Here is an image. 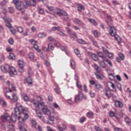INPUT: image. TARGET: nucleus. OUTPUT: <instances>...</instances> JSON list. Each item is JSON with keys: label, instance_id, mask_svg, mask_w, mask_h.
<instances>
[{"label": "nucleus", "instance_id": "nucleus-52", "mask_svg": "<svg viewBox=\"0 0 131 131\" xmlns=\"http://www.w3.org/2000/svg\"><path fill=\"white\" fill-rule=\"evenodd\" d=\"M95 88L96 89H97V90H100V89H102V85L98 83H96L95 84Z\"/></svg>", "mask_w": 131, "mask_h": 131}, {"label": "nucleus", "instance_id": "nucleus-47", "mask_svg": "<svg viewBox=\"0 0 131 131\" xmlns=\"http://www.w3.org/2000/svg\"><path fill=\"white\" fill-rule=\"evenodd\" d=\"M99 65H100L102 68H105V67H106V63L102 61L99 62Z\"/></svg>", "mask_w": 131, "mask_h": 131}, {"label": "nucleus", "instance_id": "nucleus-50", "mask_svg": "<svg viewBox=\"0 0 131 131\" xmlns=\"http://www.w3.org/2000/svg\"><path fill=\"white\" fill-rule=\"evenodd\" d=\"M52 31H56V30L57 31H60V27H53L52 28Z\"/></svg>", "mask_w": 131, "mask_h": 131}, {"label": "nucleus", "instance_id": "nucleus-17", "mask_svg": "<svg viewBox=\"0 0 131 131\" xmlns=\"http://www.w3.org/2000/svg\"><path fill=\"white\" fill-rule=\"evenodd\" d=\"M104 94L105 96L107 98V99H110L111 97H112V94H111V92H110V91L108 90H105L104 91Z\"/></svg>", "mask_w": 131, "mask_h": 131}, {"label": "nucleus", "instance_id": "nucleus-63", "mask_svg": "<svg viewBox=\"0 0 131 131\" xmlns=\"http://www.w3.org/2000/svg\"><path fill=\"white\" fill-rule=\"evenodd\" d=\"M8 42H9V43L10 45H14V39H12V38H10L9 40H8Z\"/></svg>", "mask_w": 131, "mask_h": 131}, {"label": "nucleus", "instance_id": "nucleus-2", "mask_svg": "<svg viewBox=\"0 0 131 131\" xmlns=\"http://www.w3.org/2000/svg\"><path fill=\"white\" fill-rule=\"evenodd\" d=\"M1 69L3 72H5V73L9 72V75L11 77H13L14 75H17V70H16V69L13 67H10L9 64L2 66H1Z\"/></svg>", "mask_w": 131, "mask_h": 131}, {"label": "nucleus", "instance_id": "nucleus-33", "mask_svg": "<svg viewBox=\"0 0 131 131\" xmlns=\"http://www.w3.org/2000/svg\"><path fill=\"white\" fill-rule=\"evenodd\" d=\"M125 121L127 124H128V125H130L131 123V120L130 119H129V118H128V117H126V118H125Z\"/></svg>", "mask_w": 131, "mask_h": 131}, {"label": "nucleus", "instance_id": "nucleus-49", "mask_svg": "<svg viewBox=\"0 0 131 131\" xmlns=\"http://www.w3.org/2000/svg\"><path fill=\"white\" fill-rule=\"evenodd\" d=\"M77 41L79 42V43H81L82 45H85V43H86L85 41H84L81 39H78L77 40Z\"/></svg>", "mask_w": 131, "mask_h": 131}, {"label": "nucleus", "instance_id": "nucleus-37", "mask_svg": "<svg viewBox=\"0 0 131 131\" xmlns=\"http://www.w3.org/2000/svg\"><path fill=\"white\" fill-rule=\"evenodd\" d=\"M73 22L75 24H80V23H81V21L78 19V18H74L73 20Z\"/></svg>", "mask_w": 131, "mask_h": 131}, {"label": "nucleus", "instance_id": "nucleus-38", "mask_svg": "<svg viewBox=\"0 0 131 131\" xmlns=\"http://www.w3.org/2000/svg\"><path fill=\"white\" fill-rule=\"evenodd\" d=\"M33 48L36 50L38 52V53H40L41 52V50L40 49H38V46L37 45L35 44L33 46Z\"/></svg>", "mask_w": 131, "mask_h": 131}, {"label": "nucleus", "instance_id": "nucleus-30", "mask_svg": "<svg viewBox=\"0 0 131 131\" xmlns=\"http://www.w3.org/2000/svg\"><path fill=\"white\" fill-rule=\"evenodd\" d=\"M89 22H90V23H92V24H93V25H95V26H97V25H98L97 21H96V20L94 19L89 18Z\"/></svg>", "mask_w": 131, "mask_h": 131}, {"label": "nucleus", "instance_id": "nucleus-27", "mask_svg": "<svg viewBox=\"0 0 131 131\" xmlns=\"http://www.w3.org/2000/svg\"><path fill=\"white\" fill-rule=\"evenodd\" d=\"M0 104L3 106V107H7L8 104L7 103V102L5 101L4 100H1L0 98Z\"/></svg>", "mask_w": 131, "mask_h": 131}, {"label": "nucleus", "instance_id": "nucleus-1", "mask_svg": "<svg viewBox=\"0 0 131 131\" xmlns=\"http://www.w3.org/2000/svg\"><path fill=\"white\" fill-rule=\"evenodd\" d=\"M16 107L14 108V112L15 115H18L20 114L18 117V126L20 131H26L25 126V121L29 118L28 115V108H23V106L21 105L19 103H16L15 104Z\"/></svg>", "mask_w": 131, "mask_h": 131}, {"label": "nucleus", "instance_id": "nucleus-56", "mask_svg": "<svg viewBox=\"0 0 131 131\" xmlns=\"http://www.w3.org/2000/svg\"><path fill=\"white\" fill-rule=\"evenodd\" d=\"M119 57L121 60H124V55L122 53H119Z\"/></svg>", "mask_w": 131, "mask_h": 131}, {"label": "nucleus", "instance_id": "nucleus-54", "mask_svg": "<svg viewBox=\"0 0 131 131\" xmlns=\"http://www.w3.org/2000/svg\"><path fill=\"white\" fill-rule=\"evenodd\" d=\"M48 9L49 10V11H51V12H52L53 13H55V12H56L55 8H54L53 7H49Z\"/></svg>", "mask_w": 131, "mask_h": 131}, {"label": "nucleus", "instance_id": "nucleus-29", "mask_svg": "<svg viewBox=\"0 0 131 131\" xmlns=\"http://www.w3.org/2000/svg\"><path fill=\"white\" fill-rule=\"evenodd\" d=\"M107 86H111V88H112L113 90H115V85L112 82H110V81L108 82Z\"/></svg>", "mask_w": 131, "mask_h": 131}, {"label": "nucleus", "instance_id": "nucleus-11", "mask_svg": "<svg viewBox=\"0 0 131 131\" xmlns=\"http://www.w3.org/2000/svg\"><path fill=\"white\" fill-rule=\"evenodd\" d=\"M10 115L8 113H4L1 116V119L3 122H6V121H9L8 119H10Z\"/></svg>", "mask_w": 131, "mask_h": 131}, {"label": "nucleus", "instance_id": "nucleus-23", "mask_svg": "<svg viewBox=\"0 0 131 131\" xmlns=\"http://www.w3.org/2000/svg\"><path fill=\"white\" fill-rule=\"evenodd\" d=\"M37 11L39 14H41L42 15H43V14H45V10L43 9V8L40 7H39L37 8Z\"/></svg>", "mask_w": 131, "mask_h": 131}, {"label": "nucleus", "instance_id": "nucleus-22", "mask_svg": "<svg viewBox=\"0 0 131 131\" xmlns=\"http://www.w3.org/2000/svg\"><path fill=\"white\" fill-rule=\"evenodd\" d=\"M94 69L96 71L95 73H101V68L97 64H94Z\"/></svg>", "mask_w": 131, "mask_h": 131}, {"label": "nucleus", "instance_id": "nucleus-15", "mask_svg": "<svg viewBox=\"0 0 131 131\" xmlns=\"http://www.w3.org/2000/svg\"><path fill=\"white\" fill-rule=\"evenodd\" d=\"M30 103H31L35 108H38V109H40L39 107V106H40V104H39V102L36 101L35 100L33 99L30 101Z\"/></svg>", "mask_w": 131, "mask_h": 131}, {"label": "nucleus", "instance_id": "nucleus-5", "mask_svg": "<svg viewBox=\"0 0 131 131\" xmlns=\"http://www.w3.org/2000/svg\"><path fill=\"white\" fill-rule=\"evenodd\" d=\"M109 33L111 36H114L115 40H117L118 43L120 42V38L117 35V31L115 28L111 27L109 30Z\"/></svg>", "mask_w": 131, "mask_h": 131}, {"label": "nucleus", "instance_id": "nucleus-12", "mask_svg": "<svg viewBox=\"0 0 131 131\" xmlns=\"http://www.w3.org/2000/svg\"><path fill=\"white\" fill-rule=\"evenodd\" d=\"M20 114H21L20 113L19 114H17L16 115L15 112H14V113L11 115V117H10L9 119H11L13 122H16V120H17V118L18 120V117L20 116Z\"/></svg>", "mask_w": 131, "mask_h": 131}, {"label": "nucleus", "instance_id": "nucleus-8", "mask_svg": "<svg viewBox=\"0 0 131 131\" xmlns=\"http://www.w3.org/2000/svg\"><path fill=\"white\" fill-rule=\"evenodd\" d=\"M81 91L79 92L78 94L75 95L74 97V102L79 103L80 101H82V95Z\"/></svg>", "mask_w": 131, "mask_h": 131}, {"label": "nucleus", "instance_id": "nucleus-28", "mask_svg": "<svg viewBox=\"0 0 131 131\" xmlns=\"http://www.w3.org/2000/svg\"><path fill=\"white\" fill-rule=\"evenodd\" d=\"M8 59H9V60H15V59H16V56L14 53H10Z\"/></svg>", "mask_w": 131, "mask_h": 131}, {"label": "nucleus", "instance_id": "nucleus-53", "mask_svg": "<svg viewBox=\"0 0 131 131\" xmlns=\"http://www.w3.org/2000/svg\"><path fill=\"white\" fill-rule=\"evenodd\" d=\"M92 58L93 59L94 61H98V57H97V55L96 54H92Z\"/></svg>", "mask_w": 131, "mask_h": 131}, {"label": "nucleus", "instance_id": "nucleus-10", "mask_svg": "<svg viewBox=\"0 0 131 131\" xmlns=\"http://www.w3.org/2000/svg\"><path fill=\"white\" fill-rule=\"evenodd\" d=\"M56 10L57 11L56 14L58 15V16L63 15L64 16H66L68 15V13L64 10H63L59 8H56Z\"/></svg>", "mask_w": 131, "mask_h": 131}, {"label": "nucleus", "instance_id": "nucleus-14", "mask_svg": "<svg viewBox=\"0 0 131 131\" xmlns=\"http://www.w3.org/2000/svg\"><path fill=\"white\" fill-rule=\"evenodd\" d=\"M114 102L116 107H118V108H122L123 107V104H122V102L116 99H114Z\"/></svg>", "mask_w": 131, "mask_h": 131}, {"label": "nucleus", "instance_id": "nucleus-57", "mask_svg": "<svg viewBox=\"0 0 131 131\" xmlns=\"http://www.w3.org/2000/svg\"><path fill=\"white\" fill-rule=\"evenodd\" d=\"M110 116L111 117H113L114 116V115H115V113H114L113 111H110L109 112V113H108Z\"/></svg>", "mask_w": 131, "mask_h": 131}, {"label": "nucleus", "instance_id": "nucleus-39", "mask_svg": "<svg viewBox=\"0 0 131 131\" xmlns=\"http://www.w3.org/2000/svg\"><path fill=\"white\" fill-rule=\"evenodd\" d=\"M74 53L76 55V56H77V57H81V55H80V53H79V50H78V49H75Z\"/></svg>", "mask_w": 131, "mask_h": 131}, {"label": "nucleus", "instance_id": "nucleus-58", "mask_svg": "<svg viewBox=\"0 0 131 131\" xmlns=\"http://www.w3.org/2000/svg\"><path fill=\"white\" fill-rule=\"evenodd\" d=\"M94 129H95L96 131H103L100 127L98 126H94Z\"/></svg>", "mask_w": 131, "mask_h": 131}, {"label": "nucleus", "instance_id": "nucleus-4", "mask_svg": "<svg viewBox=\"0 0 131 131\" xmlns=\"http://www.w3.org/2000/svg\"><path fill=\"white\" fill-rule=\"evenodd\" d=\"M3 20L5 21V26L9 28L10 30V32L12 33V34H16V30L14 27H12V25H11V22H12V18L10 17H3Z\"/></svg>", "mask_w": 131, "mask_h": 131}, {"label": "nucleus", "instance_id": "nucleus-7", "mask_svg": "<svg viewBox=\"0 0 131 131\" xmlns=\"http://www.w3.org/2000/svg\"><path fill=\"white\" fill-rule=\"evenodd\" d=\"M66 29L67 31L68 34L70 35L71 39L72 40H74L75 38H77V35H76V33L72 31L69 28H66Z\"/></svg>", "mask_w": 131, "mask_h": 131}, {"label": "nucleus", "instance_id": "nucleus-41", "mask_svg": "<svg viewBox=\"0 0 131 131\" xmlns=\"http://www.w3.org/2000/svg\"><path fill=\"white\" fill-rule=\"evenodd\" d=\"M82 10H84V7L82 5H79L78 6V10L79 12H81Z\"/></svg>", "mask_w": 131, "mask_h": 131}, {"label": "nucleus", "instance_id": "nucleus-26", "mask_svg": "<svg viewBox=\"0 0 131 131\" xmlns=\"http://www.w3.org/2000/svg\"><path fill=\"white\" fill-rule=\"evenodd\" d=\"M39 38H43L47 36V33H40L37 35Z\"/></svg>", "mask_w": 131, "mask_h": 131}, {"label": "nucleus", "instance_id": "nucleus-44", "mask_svg": "<svg viewBox=\"0 0 131 131\" xmlns=\"http://www.w3.org/2000/svg\"><path fill=\"white\" fill-rule=\"evenodd\" d=\"M30 42L33 46H35V45H36L37 43V41H36L34 39H31L29 40Z\"/></svg>", "mask_w": 131, "mask_h": 131}, {"label": "nucleus", "instance_id": "nucleus-43", "mask_svg": "<svg viewBox=\"0 0 131 131\" xmlns=\"http://www.w3.org/2000/svg\"><path fill=\"white\" fill-rule=\"evenodd\" d=\"M48 40H49V41H51L52 42H56V39L50 36H48Z\"/></svg>", "mask_w": 131, "mask_h": 131}, {"label": "nucleus", "instance_id": "nucleus-55", "mask_svg": "<svg viewBox=\"0 0 131 131\" xmlns=\"http://www.w3.org/2000/svg\"><path fill=\"white\" fill-rule=\"evenodd\" d=\"M18 71L20 73H23L24 72V67H19Z\"/></svg>", "mask_w": 131, "mask_h": 131}, {"label": "nucleus", "instance_id": "nucleus-45", "mask_svg": "<svg viewBox=\"0 0 131 131\" xmlns=\"http://www.w3.org/2000/svg\"><path fill=\"white\" fill-rule=\"evenodd\" d=\"M108 78L110 79V80H114L115 77L113 74H108Z\"/></svg>", "mask_w": 131, "mask_h": 131}, {"label": "nucleus", "instance_id": "nucleus-16", "mask_svg": "<svg viewBox=\"0 0 131 131\" xmlns=\"http://www.w3.org/2000/svg\"><path fill=\"white\" fill-rule=\"evenodd\" d=\"M22 97L24 99V101H25V102H30L31 100H30V98H29V96H28V95H27V94H25V93H23L21 95Z\"/></svg>", "mask_w": 131, "mask_h": 131}, {"label": "nucleus", "instance_id": "nucleus-21", "mask_svg": "<svg viewBox=\"0 0 131 131\" xmlns=\"http://www.w3.org/2000/svg\"><path fill=\"white\" fill-rule=\"evenodd\" d=\"M94 114L93 112L90 111L86 113V116L88 118H94Z\"/></svg>", "mask_w": 131, "mask_h": 131}, {"label": "nucleus", "instance_id": "nucleus-25", "mask_svg": "<svg viewBox=\"0 0 131 131\" xmlns=\"http://www.w3.org/2000/svg\"><path fill=\"white\" fill-rule=\"evenodd\" d=\"M30 6L35 7L36 6V0H30L29 1Z\"/></svg>", "mask_w": 131, "mask_h": 131}, {"label": "nucleus", "instance_id": "nucleus-18", "mask_svg": "<svg viewBox=\"0 0 131 131\" xmlns=\"http://www.w3.org/2000/svg\"><path fill=\"white\" fill-rule=\"evenodd\" d=\"M25 83H28L29 85H30L32 84V79L31 77H29L25 79Z\"/></svg>", "mask_w": 131, "mask_h": 131}, {"label": "nucleus", "instance_id": "nucleus-35", "mask_svg": "<svg viewBox=\"0 0 131 131\" xmlns=\"http://www.w3.org/2000/svg\"><path fill=\"white\" fill-rule=\"evenodd\" d=\"M29 6H30V5L29 4V2L28 3L26 1H25L23 2V7L24 8H25V9H26V8H28Z\"/></svg>", "mask_w": 131, "mask_h": 131}, {"label": "nucleus", "instance_id": "nucleus-60", "mask_svg": "<svg viewBox=\"0 0 131 131\" xmlns=\"http://www.w3.org/2000/svg\"><path fill=\"white\" fill-rule=\"evenodd\" d=\"M108 56V58H110V59H113V58H114V55H113V54H112V53H109L107 54Z\"/></svg>", "mask_w": 131, "mask_h": 131}, {"label": "nucleus", "instance_id": "nucleus-13", "mask_svg": "<svg viewBox=\"0 0 131 131\" xmlns=\"http://www.w3.org/2000/svg\"><path fill=\"white\" fill-rule=\"evenodd\" d=\"M31 122L32 124L33 127H34V128L37 129L38 130H40V126L39 125L37 124V123H36L35 120H32Z\"/></svg>", "mask_w": 131, "mask_h": 131}, {"label": "nucleus", "instance_id": "nucleus-19", "mask_svg": "<svg viewBox=\"0 0 131 131\" xmlns=\"http://www.w3.org/2000/svg\"><path fill=\"white\" fill-rule=\"evenodd\" d=\"M36 113L37 114V116L39 118V119H40L41 120H43L44 118L43 117H42V115L41 114V112H40V111L36 110Z\"/></svg>", "mask_w": 131, "mask_h": 131}, {"label": "nucleus", "instance_id": "nucleus-61", "mask_svg": "<svg viewBox=\"0 0 131 131\" xmlns=\"http://www.w3.org/2000/svg\"><path fill=\"white\" fill-rule=\"evenodd\" d=\"M37 100L38 101V103H42V102H41V101H42V98H41V97L40 96H38L37 97Z\"/></svg>", "mask_w": 131, "mask_h": 131}, {"label": "nucleus", "instance_id": "nucleus-6", "mask_svg": "<svg viewBox=\"0 0 131 131\" xmlns=\"http://www.w3.org/2000/svg\"><path fill=\"white\" fill-rule=\"evenodd\" d=\"M40 110L42 111L43 114L49 115L51 114V111L48 108V106L46 105L45 102H40Z\"/></svg>", "mask_w": 131, "mask_h": 131}, {"label": "nucleus", "instance_id": "nucleus-48", "mask_svg": "<svg viewBox=\"0 0 131 131\" xmlns=\"http://www.w3.org/2000/svg\"><path fill=\"white\" fill-rule=\"evenodd\" d=\"M102 51L103 53H104V54L106 55V56L109 54V51H108V50L104 47H102Z\"/></svg>", "mask_w": 131, "mask_h": 131}, {"label": "nucleus", "instance_id": "nucleus-46", "mask_svg": "<svg viewBox=\"0 0 131 131\" xmlns=\"http://www.w3.org/2000/svg\"><path fill=\"white\" fill-rule=\"evenodd\" d=\"M86 120V118H85V117H81L79 119V122L80 123H83V122H84V121H85Z\"/></svg>", "mask_w": 131, "mask_h": 131}, {"label": "nucleus", "instance_id": "nucleus-9", "mask_svg": "<svg viewBox=\"0 0 131 131\" xmlns=\"http://www.w3.org/2000/svg\"><path fill=\"white\" fill-rule=\"evenodd\" d=\"M13 3L14 4L16 9L18 11H21L22 10V7H21V0H13Z\"/></svg>", "mask_w": 131, "mask_h": 131}, {"label": "nucleus", "instance_id": "nucleus-59", "mask_svg": "<svg viewBox=\"0 0 131 131\" xmlns=\"http://www.w3.org/2000/svg\"><path fill=\"white\" fill-rule=\"evenodd\" d=\"M17 31L19 33H22V32H23V28H22L21 27H19L17 28Z\"/></svg>", "mask_w": 131, "mask_h": 131}, {"label": "nucleus", "instance_id": "nucleus-24", "mask_svg": "<svg viewBox=\"0 0 131 131\" xmlns=\"http://www.w3.org/2000/svg\"><path fill=\"white\" fill-rule=\"evenodd\" d=\"M48 48L49 51H54L55 47H54V45H53V43H49L48 45Z\"/></svg>", "mask_w": 131, "mask_h": 131}, {"label": "nucleus", "instance_id": "nucleus-51", "mask_svg": "<svg viewBox=\"0 0 131 131\" xmlns=\"http://www.w3.org/2000/svg\"><path fill=\"white\" fill-rule=\"evenodd\" d=\"M117 88L118 90L120 91V92H122V88H121V84L118 83L117 84Z\"/></svg>", "mask_w": 131, "mask_h": 131}, {"label": "nucleus", "instance_id": "nucleus-62", "mask_svg": "<svg viewBox=\"0 0 131 131\" xmlns=\"http://www.w3.org/2000/svg\"><path fill=\"white\" fill-rule=\"evenodd\" d=\"M116 79H117V80L118 81H121L122 79H121V77H120V75H116Z\"/></svg>", "mask_w": 131, "mask_h": 131}, {"label": "nucleus", "instance_id": "nucleus-31", "mask_svg": "<svg viewBox=\"0 0 131 131\" xmlns=\"http://www.w3.org/2000/svg\"><path fill=\"white\" fill-rule=\"evenodd\" d=\"M28 58L30 60H33L34 59V53L31 52L28 54Z\"/></svg>", "mask_w": 131, "mask_h": 131}, {"label": "nucleus", "instance_id": "nucleus-42", "mask_svg": "<svg viewBox=\"0 0 131 131\" xmlns=\"http://www.w3.org/2000/svg\"><path fill=\"white\" fill-rule=\"evenodd\" d=\"M29 77H31V75H33V73L32 72V70H31V68H29V70L28 71Z\"/></svg>", "mask_w": 131, "mask_h": 131}, {"label": "nucleus", "instance_id": "nucleus-32", "mask_svg": "<svg viewBox=\"0 0 131 131\" xmlns=\"http://www.w3.org/2000/svg\"><path fill=\"white\" fill-rule=\"evenodd\" d=\"M76 86L80 90V91H81V92L82 91V85L79 84V81H78L76 82Z\"/></svg>", "mask_w": 131, "mask_h": 131}, {"label": "nucleus", "instance_id": "nucleus-40", "mask_svg": "<svg viewBox=\"0 0 131 131\" xmlns=\"http://www.w3.org/2000/svg\"><path fill=\"white\" fill-rule=\"evenodd\" d=\"M61 19L67 22H70V19H69V17L67 16H63Z\"/></svg>", "mask_w": 131, "mask_h": 131}, {"label": "nucleus", "instance_id": "nucleus-3", "mask_svg": "<svg viewBox=\"0 0 131 131\" xmlns=\"http://www.w3.org/2000/svg\"><path fill=\"white\" fill-rule=\"evenodd\" d=\"M8 93H12V90L8 88L4 89V96L7 99H8V100H12V101H13V102H17V101H18V97H17L16 94H11V95L12 96L11 98V96H10V94H8Z\"/></svg>", "mask_w": 131, "mask_h": 131}, {"label": "nucleus", "instance_id": "nucleus-34", "mask_svg": "<svg viewBox=\"0 0 131 131\" xmlns=\"http://www.w3.org/2000/svg\"><path fill=\"white\" fill-rule=\"evenodd\" d=\"M18 65L19 66V67H24V61H23L21 60H18Z\"/></svg>", "mask_w": 131, "mask_h": 131}, {"label": "nucleus", "instance_id": "nucleus-64", "mask_svg": "<svg viewBox=\"0 0 131 131\" xmlns=\"http://www.w3.org/2000/svg\"><path fill=\"white\" fill-rule=\"evenodd\" d=\"M93 34L95 37H98V36L99 35V33H98V31H94Z\"/></svg>", "mask_w": 131, "mask_h": 131}, {"label": "nucleus", "instance_id": "nucleus-20", "mask_svg": "<svg viewBox=\"0 0 131 131\" xmlns=\"http://www.w3.org/2000/svg\"><path fill=\"white\" fill-rule=\"evenodd\" d=\"M95 74L97 79H100L101 80H102L104 77L103 75L101 74V73H95Z\"/></svg>", "mask_w": 131, "mask_h": 131}, {"label": "nucleus", "instance_id": "nucleus-36", "mask_svg": "<svg viewBox=\"0 0 131 131\" xmlns=\"http://www.w3.org/2000/svg\"><path fill=\"white\" fill-rule=\"evenodd\" d=\"M70 64L72 69H75V63L73 60L72 59L70 60Z\"/></svg>", "mask_w": 131, "mask_h": 131}]
</instances>
